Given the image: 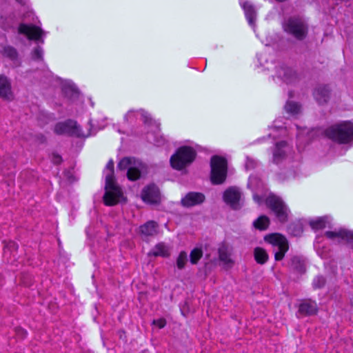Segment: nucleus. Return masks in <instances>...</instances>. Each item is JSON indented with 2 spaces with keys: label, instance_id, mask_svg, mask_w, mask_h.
Returning <instances> with one entry per match:
<instances>
[{
  "label": "nucleus",
  "instance_id": "nucleus-16",
  "mask_svg": "<svg viewBox=\"0 0 353 353\" xmlns=\"http://www.w3.org/2000/svg\"><path fill=\"white\" fill-rule=\"evenodd\" d=\"M318 312L317 305L311 299H305L299 305V312L303 316L314 315Z\"/></svg>",
  "mask_w": 353,
  "mask_h": 353
},
{
  "label": "nucleus",
  "instance_id": "nucleus-43",
  "mask_svg": "<svg viewBox=\"0 0 353 353\" xmlns=\"http://www.w3.org/2000/svg\"><path fill=\"white\" fill-rule=\"evenodd\" d=\"M288 96H289V97H290V98H292V97H294V92H293V91H292V90H291V91H290V92H288Z\"/></svg>",
  "mask_w": 353,
  "mask_h": 353
},
{
  "label": "nucleus",
  "instance_id": "nucleus-26",
  "mask_svg": "<svg viewBox=\"0 0 353 353\" xmlns=\"http://www.w3.org/2000/svg\"><path fill=\"white\" fill-rule=\"evenodd\" d=\"M1 54L3 57H7L12 61L17 60L19 56L16 48L10 46H4L1 50Z\"/></svg>",
  "mask_w": 353,
  "mask_h": 353
},
{
  "label": "nucleus",
  "instance_id": "nucleus-10",
  "mask_svg": "<svg viewBox=\"0 0 353 353\" xmlns=\"http://www.w3.org/2000/svg\"><path fill=\"white\" fill-rule=\"evenodd\" d=\"M241 194L236 187H230L226 189L223 195L224 202L230 206L233 210H238L240 208L239 201Z\"/></svg>",
  "mask_w": 353,
  "mask_h": 353
},
{
  "label": "nucleus",
  "instance_id": "nucleus-36",
  "mask_svg": "<svg viewBox=\"0 0 353 353\" xmlns=\"http://www.w3.org/2000/svg\"><path fill=\"white\" fill-rule=\"evenodd\" d=\"M152 324L157 325L159 329L163 328L166 325V320L163 318L154 319Z\"/></svg>",
  "mask_w": 353,
  "mask_h": 353
},
{
  "label": "nucleus",
  "instance_id": "nucleus-42",
  "mask_svg": "<svg viewBox=\"0 0 353 353\" xmlns=\"http://www.w3.org/2000/svg\"><path fill=\"white\" fill-rule=\"evenodd\" d=\"M36 139L37 141H39L41 143H44L46 142V137L42 134H39L36 136Z\"/></svg>",
  "mask_w": 353,
  "mask_h": 353
},
{
  "label": "nucleus",
  "instance_id": "nucleus-39",
  "mask_svg": "<svg viewBox=\"0 0 353 353\" xmlns=\"http://www.w3.org/2000/svg\"><path fill=\"white\" fill-rule=\"evenodd\" d=\"M52 161L54 164L59 165L62 161L61 157L57 153H53L52 155Z\"/></svg>",
  "mask_w": 353,
  "mask_h": 353
},
{
  "label": "nucleus",
  "instance_id": "nucleus-40",
  "mask_svg": "<svg viewBox=\"0 0 353 353\" xmlns=\"http://www.w3.org/2000/svg\"><path fill=\"white\" fill-rule=\"evenodd\" d=\"M15 331L17 336L21 339H23L27 334L26 331L20 327L16 328Z\"/></svg>",
  "mask_w": 353,
  "mask_h": 353
},
{
  "label": "nucleus",
  "instance_id": "nucleus-2",
  "mask_svg": "<svg viewBox=\"0 0 353 353\" xmlns=\"http://www.w3.org/2000/svg\"><path fill=\"white\" fill-rule=\"evenodd\" d=\"M210 181L213 185L223 184L227 178L228 161L225 158L214 155L210 160Z\"/></svg>",
  "mask_w": 353,
  "mask_h": 353
},
{
  "label": "nucleus",
  "instance_id": "nucleus-13",
  "mask_svg": "<svg viewBox=\"0 0 353 353\" xmlns=\"http://www.w3.org/2000/svg\"><path fill=\"white\" fill-rule=\"evenodd\" d=\"M205 201V196L201 192H190L182 198L181 204L185 208H191L202 204Z\"/></svg>",
  "mask_w": 353,
  "mask_h": 353
},
{
  "label": "nucleus",
  "instance_id": "nucleus-21",
  "mask_svg": "<svg viewBox=\"0 0 353 353\" xmlns=\"http://www.w3.org/2000/svg\"><path fill=\"white\" fill-rule=\"evenodd\" d=\"M254 256L256 263L261 265L265 263L269 258L265 250L260 247H256L254 248Z\"/></svg>",
  "mask_w": 353,
  "mask_h": 353
},
{
  "label": "nucleus",
  "instance_id": "nucleus-29",
  "mask_svg": "<svg viewBox=\"0 0 353 353\" xmlns=\"http://www.w3.org/2000/svg\"><path fill=\"white\" fill-rule=\"evenodd\" d=\"M203 256V252L199 248L193 249L190 254V263L192 264H197L199 261L201 259Z\"/></svg>",
  "mask_w": 353,
  "mask_h": 353
},
{
  "label": "nucleus",
  "instance_id": "nucleus-32",
  "mask_svg": "<svg viewBox=\"0 0 353 353\" xmlns=\"http://www.w3.org/2000/svg\"><path fill=\"white\" fill-rule=\"evenodd\" d=\"M325 219L321 217L316 220L310 221V225L314 230H321L325 227Z\"/></svg>",
  "mask_w": 353,
  "mask_h": 353
},
{
  "label": "nucleus",
  "instance_id": "nucleus-30",
  "mask_svg": "<svg viewBox=\"0 0 353 353\" xmlns=\"http://www.w3.org/2000/svg\"><path fill=\"white\" fill-rule=\"evenodd\" d=\"M176 267L179 270L185 268L188 262V254L185 251H181L176 259Z\"/></svg>",
  "mask_w": 353,
  "mask_h": 353
},
{
  "label": "nucleus",
  "instance_id": "nucleus-4",
  "mask_svg": "<svg viewBox=\"0 0 353 353\" xmlns=\"http://www.w3.org/2000/svg\"><path fill=\"white\" fill-rule=\"evenodd\" d=\"M105 182V193L103 201L107 206H114L119 203H125L127 199L123 196V192L117 181H110L109 179Z\"/></svg>",
  "mask_w": 353,
  "mask_h": 353
},
{
  "label": "nucleus",
  "instance_id": "nucleus-11",
  "mask_svg": "<svg viewBox=\"0 0 353 353\" xmlns=\"http://www.w3.org/2000/svg\"><path fill=\"white\" fill-rule=\"evenodd\" d=\"M19 34L26 35L30 40H40L43 34V30L36 26L21 23L18 28Z\"/></svg>",
  "mask_w": 353,
  "mask_h": 353
},
{
  "label": "nucleus",
  "instance_id": "nucleus-22",
  "mask_svg": "<svg viewBox=\"0 0 353 353\" xmlns=\"http://www.w3.org/2000/svg\"><path fill=\"white\" fill-rule=\"evenodd\" d=\"M243 8L245 10L249 23L254 26L256 19V11L254 8L249 2H245L243 5Z\"/></svg>",
  "mask_w": 353,
  "mask_h": 353
},
{
  "label": "nucleus",
  "instance_id": "nucleus-19",
  "mask_svg": "<svg viewBox=\"0 0 353 353\" xmlns=\"http://www.w3.org/2000/svg\"><path fill=\"white\" fill-rule=\"evenodd\" d=\"M281 70L283 72L282 79L286 83H293L299 81V75L293 69L283 67Z\"/></svg>",
  "mask_w": 353,
  "mask_h": 353
},
{
  "label": "nucleus",
  "instance_id": "nucleus-1",
  "mask_svg": "<svg viewBox=\"0 0 353 353\" xmlns=\"http://www.w3.org/2000/svg\"><path fill=\"white\" fill-rule=\"evenodd\" d=\"M323 134L336 143H350L353 142V123L347 121L333 124L323 131Z\"/></svg>",
  "mask_w": 353,
  "mask_h": 353
},
{
  "label": "nucleus",
  "instance_id": "nucleus-35",
  "mask_svg": "<svg viewBox=\"0 0 353 353\" xmlns=\"http://www.w3.org/2000/svg\"><path fill=\"white\" fill-rule=\"evenodd\" d=\"M325 279L320 276L317 277L316 279L314 281V287L315 288H321L323 287L325 284Z\"/></svg>",
  "mask_w": 353,
  "mask_h": 353
},
{
  "label": "nucleus",
  "instance_id": "nucleus-24",
  "mask_svg": "<svg viewBox=\"0 0 353 353\" xmlns=\"http://www.w3.org/2000/svg\"><path fill=\"white\" fill-rule=\"evenodd\" d=\"M270 223V219L265 215H261L254 221L253 225L257 230H265L268 228Z\"/></svg>",
  "mask_w": 353,
  "mask_h": 353
},
{
  "label": "nucleus",
  "instance_id": "nucleus-12",
  "mask_svg": "<svg viewBox=\"0 0 353 353\" xmlns=\"http://www.w3.org/2000/svg\"><path fill=\"white\" fill-rule=\"evenodd\" d=\"M141 199L143 201L150 203H159L161 200L159 189L154 184L148 185L141 192Z\"/></svg>",
  "mask_w": 353,
  "mask_h": 353
},
{
  "label": "nucleus",
  "instance_id": "nucleus-18",
  "mask_svg": "<svg viewBox=\"0 0 353 353\" xmlns=\"http://www.w3.org/2000/svg\"><path fill=\"white\" fill-rule=\"evenodd\" d=\"M288 265L292 270L300 274H303L305 272V261L300 256H292L288 262Z\"/></svg>",
  "mask_w": 353,
  "mask_h": 353
},
{
  "label": "nucleus",
  "instance_id": "nucleus-31",
  "mask_svg": "<svg viewBox=\"0 0 353 353\" xmlns=\"http://www.w3.org/2000/svg\"><path fill=\"white\" fill-rule=\"evenodd\" d=\"M114 161L113 160L110 159L106 165V169L109 171V173L105 176V182L108 181V179L110 181H116L114 177Z\"/></svg>",
  "mask_w": 353,
  "mask_h": 353
},
{
  "label": "nucleus",
  "instance_id": "nucleus-34",
  "mask_svg": "<svg viewBox=\"0 0 353 353\" xmlns=\"http://www.w3.org/2000/svg\"><path fill=\"white\" fill-rule=\"evenodd\" d=\"M63 90L64 93L70 97H77L79 95V91L74 85L65 86Z\"/></svg>",
  "mask_w": 353,
  "mask_h": 353
},
{
  "label": "nucleus",
  "instance_id": "nucleus-41",
  "mask_svg": "<svg viewBox=\"0 0 353 353\" xmlns=\"http://www.w3.org/2000/svg\"><path fill=\"white\" fill-rule=\"evenodd\" d=\"M6 247L9 249H10L11 250H17V248H18V246L16 244L15 242H13V241H10L9 242Z\"/></svg>",
  "mask_w": 353,
  "mask_h": 353
},
{
  "label": "nucleus",
  "instance_id": "nucleus-27",
  "mask_svg": "<svg viewBox=\"0 0 353 353\" xmlns=\"http://www.w3.org/2000/svg\"><path fill=\"white\" fill-rule=\"evenodd\" d=\"M284 108L288 113L296 114L300 112L301 105L297 102L293 101H288Z\"/></svg>",
  "mask_w": 353,
  "mask_h": 353
},
{
  "label": "nucleus",
  "instance_id": "nucleus-33",
  "mask_svg": "<svg viewBox=\"0 0 353 353\" xmlns=\"http://www.w3.org/2000/svg\"><path fill=\"white\" fill-rule=\"evenodd\" d=\"M346 230L342 229L340 230L339 232H332V231H327L325 233V236L327 237L328 239H334L336 237L341 238L342 239H344L345 235Z\"/></svg>",
  "mask_w": 353,
  "mask_h": 353
},
{
  "label": "nucleus",
  "instance_id": "nucleus-8",
  "mask_svg": "<svg viewBox=\"0 0 353 353\" xmlns=\"http://www.w3.org/2000/svg\"><path fill=\"white\" fill-rule=\"evenodd\" d=\"M54 132L59 135L67 134L70 136H74L77 137H85L81 132L79 126L75 121L68 119L64 122L57 123L54 129Z\"/></svg>",
  "mask_w": 353,
  "mask_h": 353
},
{
  "label": "nucleus",
  "instance_id": "nucleus-7",
  "mask_svg": "<svg viewBox=\"0 0 353 353\" xmlns=\"http://www.w3.org/2000/svg\"><path fill=\"white\" fill-rule=\"evenodd\" d=\"M264 240L278 247L279 251L276 252L274 259L276 261H281L289 249V245L286 238L279 234H270L266 235L264 237Z\"/></svg>",
  "mask_w": 353,
  "mask_h": 353
},
{
  "label": "nucleus",
  "instance_id": "nucleus-14",
  "mask_svg": "<svg viewBox=\"0 0 353 353\" xmlns=\"http://www.w3.org/2000/svg\"><path fill=\"white\" fill-rule=\"evenodd\" d=\"M0 98L8 101L14 99L11 82L5 74H0Z\"/></svg>",
  "mask_w": 353,
  "mask_h": 353
},
{
  "label": "nucleus",
  "instance_id": "nucleus-20",
  "mask_svg": "<svg viewBox=\"0 0 353 353\" xmlns=\"http://www.w3.org/2000/svg\"><path fill=\"white\" fill-rule=\"evenodd\" d=\"M287 143L284 141L276 143L274 150L273 152L274 161L279 163L285 157V152L283 148L286 146Z\"/></svg>",
  "mask_w": 353,
  "mask_h": 353
},
{
  "label": "nucleus",
  "instance_id": "nucleus-28",
  "mask_svg": "<svg viewBox=\"0 0 353 353\" xmlns=\"http://www.w3.org/2000/svg\"><path fill=\"white\" fill-rule=\"evenodd\" d=\"M126 176L130 181H136L141 177V171L137 168V165H133L129 168Z\"/></svg>",
  "mask_w": 353,
  "mask_h": 353
},
{
  "label": "nucleus",
  "instance_id": "nucleus-17",
  "mask_svg": "<svg viewBox=\"0 0 353 353\" xmlns=\"http://www.w3.org/2000/svg\"><path fill=\"white\" fill-rule=\"evenodd\" d=\"M218 253L219 260L225 265H228L229 268H231L233 265L234 261L230 258L231 254L229 246L227 243L223 242L219 245Z\"/></svg>",
  "mask_w": 353,
  "mask_h": 353
},
{
  "label": "nucleus",
  "instance_id": "nucleus-15",
  "mask_svg": "<svg viewBox=\"0 0 353 353\" xmlns=\"http://www.w3.org/2000/svg\"><path fill=\"white\" fill-rule=\"evenodd\" d=\"M159 225L154 221H148L139 228V233L143 240L157 235L159 232Z\"/></svg>",
  "mask_w": 353,
  "mask_h": 353
},
{
  "label": "nucleus",
  "instance_id": "nucleus-25",
  "mask_svg": "<svg viewBox=\"0 0 353 353\" xmlns=\"http://www.w3.org/2000/svg\"><path fill=\"white\" fill-rule=\"evenodd\" d=\"M150 255L154 256L168 257L170 255L168 248L163 243L157 244L154 249L149 253Z\"/></svg>",
  "mask_w": 353,
  "mask_h": 353
},
{
  "label": "nucleus",
  "instance_id": "nucleus-3",
  "mask_svg": "<svg viewBox=\"0 0 353 353\" xmlns=\"http://www.w3.org/2000/svg\"><path fill=\"white\" fill-rule=\"evenodd\" d=\"M196 156V152L192 147L182 146L171 157L170 164L174 169L181 170L190 165Z\"/></svg>",
  "mask_w": 353,
  "mask_h": 353
},
{
  "label": "nucleus",
  "instance_id": "nucleus-5",
  "mask_svg": "<svg viewBox=\"0 0 353 353\" xmlns=\"http://www.w3.org/2000/svg\"><path fill=\"white\" fill-rule=\"evenodd\" d=\"M283 30L299 41L303 40L307 34V26L299 17H291L283 23Z\"/></svg>",
  "mask_w": 353,
  "mask_h": 353
},
{
  "label": "nucleus",
  "instance_id": "nucleus-37",
  "mask_svg": "<svg viewBox=\"0 0 353 353\" xmlns=\"http://www.w3.org/2000/svg\"><path fill=\"white\" fill-rule=\"evenodd\" d=\"M32 57L34 59H42V50L41 47H37L32 52Z\"/></svg>",
  "mask_w": 353,
  "mask_h": 353
},
{
  "label": "nucleus",
  "instance_id": "nucleus-23",
  "mask_svg": "<svg viewBox=\"0 0 353 353\" xmlns=\"http://www.w3.org/2000/svg\"><path fill=\"white\" fill-rule=\"evenodd\" d=\"M133 165H137V161L134 157H123L118 163L117 168L120 171L129 170Z\"/></svg>",
  "mask_w": 353,
  "mask_h": 353
},
{
  "label": "nucleus",
  "instance_id": "nucleus-9",
  "mask_svg": "<svg viewBox=\"0 0 353 353\" xmlns=\"http://www.w3.org/2000/svg\"><path fill=\"white\" fill-rule=\"evenodd\" d=\"M332 95V89L328 84H318L314 88L313 96L316 102L321 105L328 103Z\"/></svg>",
  "mask_w": 353,
  "mask_h": 353
},
{
  "label": "nucleus",
  "instance_id": "nucleus-38",
  "mask_svg": "<svg viewBox=\"0 0 353 353\" xmlns=\"http://www.w3.org/2000/svg\"><path fill=\"white\" fill-rule=\"evenodd\" d=\"M344 240H345L347 243L351 244L353 247V232L346 230Z\"/></svg>",
  "mask_w": 353,
  "mask_h": 353
},
{
  "label": "nucleus",
  "instance_id": "nucleus-6",
  "mask_svg": "<svg viewBox=\"0 0 353 353\" xmlns=\"http://www.w3.org/2000/svg\"><path fill=\"white\" fill-rule=\"evenodd\" d=\"M265 203L275 214L280 222L285 223L288 221V208L280 196L270 193L266 197Z\"/></svg>",
  "mask_w": 353,
  "mask_h": 353
}]
</instances>
